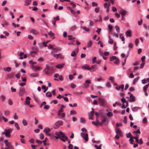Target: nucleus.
Returning <instances> with one entry per match:
<instances>
[{"label": "nucleus", "instance_id": "nucleus-16", "mask_svg": "<svg viewBox=\"0 0 149 149\" xmlns=\"http://www.w3.org/2000/svg\"><path fill=\"white\" fill-rule=\"evenodd\" d=\"M131 32L130 30L127 31L125 33L126 36L127 37H130L131 36Z\"/></svg>", "mask_w": 149, "mask_h": 149}, {"label": "nucleus", "instance_id": "nucleus-9", "mask_svg": "<svg viewBox=\"0 0 149 149\" xmlns=\"http://www.w3.org/2000/svg\"><path fill=\"white\" fill-rule=\"evenodd\" d=\"M97 69V66L96 65H94L91 66L90 67V71L91 72H93L95 71Z\"/></svg>", "mask_w": 149, "mask_h": 149}, {"label": "nucleus", "instance_id": "nucleus-19", "mask_svg": "<svg viewBox=\"0 0 149 149\" xmlns=\"http://www.w3.org/2000/svg\"><path fill=\"white\" fill-rule=\"evenodd\" d=\"M102 124H104L105 125H107V124L108 121H107L106 119H104L102 120Z\"/></svg>", "mask_w": 149, "mask_h": 149}, {"label": "nucleus", "instance_id": "nucleus-51", "mask_svg": "<svg viewBox=\"0 0 149 149\" xmlns=\"http://www.w3.org/2000/svg\"><path fill=\"white\" fill-rule=\"evenodd\" d=\"M91 109V111L90 112V113H89V114H90V115H91V116H93V112L94 111V109L93 108H92Z\"/></svg>", "mask_w": 149, "mask_h": 149}, {"label": "nucleus", "instance_id": "nucleus-45", "mask_svg": "<svg viewBox=\"0 0 149 149\" xmlns=\"http://www.w3.org/2000/svg\"><path fill=\"white\" fill-rule=\"evenodd\" d=\"M115 29L116 30V31L118 32H119L120 31V29L118 26L116 25L115 26Z\"/></svg>", "mask_w": 149, "mask_h": 149}, {"label": "nucleus", "instance_id": "nucleus-43", "mask_svg": "<svg viewBox=\"0 0 149 149\" xmlns=\"http://www.w3.org/2000/svg\"><path fill=\"white\" fill-rule=\"evenodd\" d=\"M134 77V75L132 73H130L129 74V77L130 78H133Z\"/></svg>", "mask_w": 149, "mask_h": 149}, {"label": "nucleus", "instance_id": "nucleus-41", "mask_svg": "<svg viewBox=\"0 0 149 149\" xmlns=\"http://www.w3.org/2000/svg\"><path fill=\"white\" fill-rule=\"evenodd\" d=\"M61 55L60 54H54L53 55V56L54 57L56 58V59H57L58 58L59 56H60Z\"/></svg>", "mask_w": 149, "mask_h": 149}, {"label": "nucleus", "instance_id": "nucleus-63", "mask_svg": "<svg viewBox=\"0 0 149 149\" xmlns=\"http://www.w3.org/2000/svg\"><path fill=\"white\" fill-rule=\"evenodd\" d=\"M111 86V85L110 83L109 82H107V84L106 85V86L107 88H110Z\"/></svg>", "mask_w": 149, "mask_h": 149}, {"label": "nucleus", "instance_id": "nucleus-55", "mask_svg": "<svg viewBox=\"0 0 149 149\" xmlns=\"http://www.w3.org/2000/svg\"><path fill=\"white\" fill-rule=\"evenodd\" d=\"M33 99L36 102H38L39 101L37 97L36 96H33Z\"/></svg>", "mask_w": 149, "mask_h": 149}, {"label": "nucleus", "instance_id": "nucleus-61", "mask_svg": "<svg viewBox=\"0 0 149 149\" xmlns=\"http://www.w3.org/2000/svg\"><path fill=\"white\" fill-rule=\"evenodd\" d=\"M69 4L72 5V6L73 8L75 7L76 6L75 3L73 2H71Z\"/></svg>", "mask_w": 149, "mask_h": 149}, {"label": "nucleus", "instance_id": "nucleus-21", "mask_svg": "<svg viewBox=\"0 0 149 149\" xmlns=\"http://www.w3.org/2000/svg\"><path fill=\"white\" fill-rule=\"evenodd\" d=\"M41 88L42 89L44 90L43 91V92L44 93H45L47 90L48 89V87H46L44 85L42 86Z\"/></svg>", "mask_w": 149, "mask_h": 149}, {"label": "nucleus", "instance_id": "nucleus-20", "mask_svg": "<svg viewBox=\"0 0 149 149\" xmlns=\"http://www.w3.org/2000/svg\"><path fill=\"white\" fill-rule=\"evenodd\" d=\"M123 34H121L119 35V38L121 39L122 41L123 42V43H124L125 38L123 36Z\"/></svg>", "mask_w": 149, "mask_h": 149}, {"label": "nucleus", "instance_id": "nucleus-39", "mask_svg": "<svg viewBox=\"0 0 149 149\" xmlns=\"http://www.w3.org/2000/svg\"><path fill=\"white\" fill-rule=\"evenodd\" d=\"M76 55L75 52L74 51H73L71 52V56L72 57H74Z\"/></svg>", "mask_w": 149, "mask_h": 149}, {"label": "nucleus", "instance_id": "nucleus-52", "mask_svg": "<svg viewBox=\"0 0 149 149\" xmlns=\"http://www.w3.org/2000/svg\"><path fill=\"white\" fill-rule=\"evenodd\" d=\"M83 29L86 31L87 32H88L89 31V29L88 28H87L85 26L84 27H83Z\"/></svg>", "mask_w": 149, "mask_h": 149}, {"label": "nucleus", "instance_id": "nucleus-38", "mask_svg": "<svg viewBox=\"0 0 149 149\" xmlns=\"http://www.w3.org/2000/svg\"><path fill=\"white\" fill-rule=\"evenodd\" d=\"M107 115L108 117H110L111 116H113V113L111 112H108L107 114Z\"/></svg>", "mask_w": 149, "mask_h": 149}, {"label": "nucleus", "instance_id": "nucleus-62", "mask_svg": "<svg viewBox=\"0 0 149 149\" xmlns=\"http://www.w3.org/2000/svg\"><path fill=\"white\" fill-rule=\"evenodd\" d=\"M147 122V118L145 117L143 118V122L144 123H146Z\"/></svg>", "mask_w": 149, "mask_h": 149}, {"label": "nucleus", "instance_id": "nucleus-47", "mask_svg": "<svg viewBox=\"0 0 149 149\" xmlns=\"http://www.w3.org/2000/svg\"><path fill=\"white\" fill-rule=\"evenodd\" d=\"M92 6L93 7H94L95 6H98V4L95 2H93L92 3Z\"/></svg>", "mask_w": 149, "mask_h": 149}, {"label": "nucleus", "instance_id": "nucleus-32", "mask_svg": "<svg viewBox=\"0 0 149 149\" xmlns=\"http://www.w3.org/2000/svg\"><path fill=\"white\" fill-rule=\"evenodd\" d=\"M92 45V43L91 41V40H90V41L88 42L87 43V47L88 48H89L91 47Z\"/></svg>", "mask_w": 149, "mask_h": 149}, {"label": "nucleus", "instance_id": "nucleus-23", "mask_svg": "<svg viewBox=\"0 0 149 149\" xmlns=\"http://www.w3.org/2000/svg\"><path fill=\"white\" fill-rule=\"evenodd\" d=\"M116 133L120 136H122L123 135V133L119 129H117L116 130Z\"/></svg>", "mask_w": 149, "mask_h": 149}, {"label": "nucleus", "instance_id": "nucleus-58", "mask_svg": "<svg viewBox=\"0 0 149 149\" xmlns=\"http://www.w3.org/2000/svg\"><path fill=\"white\" fill-rule=\"evenodd\" d=\"M49 106L48 105H45L44 106V109H48L49 108Z\"/></svg>", "mask_w": 149, "mask_h": 149}, {"label": "nucleus", "instance_id": "nucleus-14", "mask_svg": "<svg viewBox=\"0 0 149 149\" xmlns=\"http://www.w3.org/2000/svg\"><path fill=\"white\" fill-rule=\"evenodd\" d=\"M141 109V108L138 107H135L132 108V110L133 112L136 111L139 109Z\"/></svg>", "mask_w": 149, "mask_h": 149}, {"label": "nucleus", "instance_id": "nucleus-3", "mask_svg": "<svg viewBox=\"0 0 149 149\" xmlns=\"http://www.w3.org/2000/svg\"><path fill=\"white\" fill-rule=\"evenodd\" d=\"M63 122L62 120H58L57 121L55 124L54 126V128L55 129L58 128L59 126L62 125L63 124Z\"/></svg>", "mask_w": 149, "mask_h": 149}, {"label": "nucleus", "instance_id": "nucleus-56", "mask_svg": "<svg viewBox=\"0 0 149 149\" xmlns=\"http://www.w3.org/2000/svg\"><path fill=\"white\" fill-rule=\"evenodd\" d=\"M68 39L69 40H71L72 39H75L74 38H72L71 36L69 35L68 36Z\"/></svg>", "mask_w": 149, "mask_h": 149}, {"label": "nucleus", "instance_id": "nucleus-29", "mask_svg": "<svg viewBox=\"0 0 149 149\" xmlns=\"http://www.w3.org/2000/svg\"><path fill=\"white\" fill-rule=\"evenodd\" d=\"M14 74V72H11L8 75V77L9 78H11L13 77Z\"/></svg>", "mask_w": 149, "mask_h": 149}, {"label": "nucleus", "instance_id": "nucleus-44", "mask_svg": "<svg viewBox=\"0 0 149 149\" xmlns=\"http://www.w3.org/2000/svg\"><path fill=\"white\" fill-rule=\"evenodd\" d=\"M8 103L9 105H11L13 104V102L10 99H9L8 100Z\"/></svg>", "mask_w": 149, "mask_h": 149}, {"label": "nucleus", "instance_id": "nucleus-42", "mask_svg": "<svg viewBox=\"0 0 149 149\" xmlns=\"http://www.w3.org/2000/svg\"><path fill=\"white\" fill-rule=\"evenodd\" d=\"M108 42L109 44H112L113 42V40L112 39H109L108 40Z\"/></svg>", "mask_w": 149, "mask_h": 149}, {"label": "nucleus", "instance_id": "nucleus-49", "mask_svg": "<svg viewBox=\"0 0 149 149\" xmlns=\"http://www.w3.org/2000/svg\"><path fill=\"white\" fill-rule=\"evenodd\" d=\"M76 86V85L74 84L73 83H71L70 84V87L72 89L74 88Z\"/></svg>", "mask_w": 149, "mask_h": 149}, {"label": "nucleus", "instance_id": "nucleus-17", "mask_svg": "<svg viewBox=\"0 0 149 149\" xmlns=\"http://www.w3.org/2000/svg\"><path fill=\"white\" fill-rule=\"evenodd\" d=\"M120 13L121 15L125 16L127 13V12L125 10H123L121 11Z\"/></svg>", "mask_w": 149, "mask_h": 149}, {"label": "nucleus", "instance_id": "nucleus-11", "mask_svg": "<svg viewBox=\"0 0 149 149\" xmlns=\"http://www.w3.org/2000/svg\"><path fill=\"white\" fill-rule=\"evenodd\" d=\"M130 99L129 101L131 102H134L135 101V99L134 97L133 96V94H131L130 96Z\"/></svg>", "mask_w": 149, "mask_h": 149}, {"label": "nucleus", "instance_id": "nucleus-7", "mask_svg": "<svg viewBox=\"0 0 149 149\" xmlns=\"http://www.w3.org/2000/svg\"><path fill=\"white\" fill-rule=\"evenodd\" d=\"M81 68L84 70H90V67L89 65L86 64H84V65L82 66Z\"/></svg>", "mask_w": 149, "mask_h": 149}, {"label": "nucleus", "instance_id": "nucleus-1", "mask_svg": "<svg viewBox=\"0 0 149 149\" xmlns=\"http://www.w3.org/2000/svg\"><path fill=\"white\" fill-rule=\"evenodd\" d=\"M55 71L54 67L53 66H49L48 65H46V68L43 70L46 74H48L53 73Z\"/></svg>", "mask_w": 149, "mask_h": 149}, {"label": "nucleus", "instance_id": "nucleus-31", "mask_svg": "<svg viewBox=\"0 0 149 149\" xmlns=\"http://www.w3.org/2000/svg\"><path fill=\"white\" fill-rule=\"evenodd\" d=\"M94 147L96 149H101V145L100 144L98 146L96 144H95L94 145Z\"/></svg>", "mask_w": 149, "mask_h": 149}, {"label": "nucleus", "instance_id": "nucleus-53", "mask_svg": "<svg viewBox=\"0 0 149 149\" xmlns=\"http://www.w3.org/2000/svg\"><path fill=\"white\" fill-rule=\"evenodd\" d=\"M143 20L142 19H141L140 21H138V24L139 25H141L142 23Z\"/></svg>", "mask_w": 149, "mask_h": 149}, {"label": "nucleus", "instance_id": "nucleus-37", "mask_svg": "<svg viewBox=\"0 0 149 149\" xmlns=\"http://www.w3.org/2000/svg\"><path fill=\"white\" fill-rule=\"evenodd\" d=\"M50 129L48 127H46L43 130L44 132H47L48 131H50Z\"/></svg>", "mask_w": 149, "mask_h": 149}, {"label": "nucleus", "instance_id": "nucleus-33", "mask_svg": "<svg viewBox=\"0 0 149 149\" xmlns=\"http://www.w3.org/2000/svg\"><path fill=\"white\" fill-rule=\"evenodd\" d=\"M80 122L81 123L84 124L85 122V120L84 118H81L80 119Z\"/></svg>", "mask_w": 149, "mask_h": 149}, {"label": "nucleus", "instance_id": "nucleus-22", "mask_svg": "<svg viewBox=\"0 0 149 149\" xmlns=\"http://www.w3.org/2000/svg\"><path fill=\"white\" fill-rule=\"evenodd\" d=\"M31 2V0H26L25 1L24 5L25 6H28L30 4Z\"/></svg>", "mask_w": 149, "mask_h": 149}, {"label": "nucleus", "instance_id": "nucleus-10", "mask_svg": "<svg viewBox=\"0 0 149 149\" xmlns=\"http://www.w3.org/2000/svg\"><path fill=\"white\" fill-rule=\"evenodd\" d=\"M26 100L25 102V104L29 105V104L30 103V100L31 99V98L28 96L26 97Z\"/></svg>", "mask_w": 149, "mask_h": 149}, {"label": "nucleus", "instance_id": "nucleus-57", "mask_svg": "<svg viewBox=\"0 0 149 149\" xmlns=\"http://www.w3.org/2000/svg\"><path fill=\"white\" fill-rule=\"evenodd\" d=\"M40 139H42L44 138V136L43 134L41 133L40 135Z\"/></svg>", "mask_w": 149, "mask_h": 149}, {"label": "nucleus", "instance_id": "nucleus-15", "mask_svg": "<svg viewBox=\"0 0 149 149\" xmlns=\"http://www.w3.org/2000/svg\"><path fill=\"white\" fill-rule=\"evenodd\" d=\"M59 134L61 135V137L65 138L66 140H67L68 139L67 137L65 136L62 132H60Z\"/></svg>", "mask_w": 149, "mask_h": 149}, {"label": "nucleus", "instance_id": "nucleus-6", "mask_svg": "<svg viewBox=\"0 0 149 149\" xmlns=\"http://www.w3.org/2000/svg\"><path fill=\"white\" fill-rule=\"evenodd\" d=\"M80 135L83 138L85 141H88V134L86 133L85 134L83 132H81L80 133Z\"/></svg>", "mask_w": 149, "mask_h": 149}, {"label": "nucleus", "instance_id": "nucleus-60", "mask_svg": "<svg viewBox=\"0 0 149 149\" xmlns=\"http://www.w3.org/2000/svg\"><path fill=\"white\" fill-rule=\"evenodd\" d=\"M38 61L39 62H42L44 61V59L43 58H40L38 59Z\"/></svg>", "mask_w": 149, "mask_h": 149}, {"label": "nucleus", "instance_id": "nucleus-12", "mask_svg": "<svg viewBox=\"0 0 149 149\" xmlns=\"http://www.w3.org/2000/svg\"><path fill=\"white\" fill-rule=\"evenodd\" d=\"M59 50V49L58 48H53L52 49V50L51 51V53L52 54L54 53H57Z\"/></svg>", "mask_w": 149, "mask_h": 149}, {"label": "nucleus", "instance_id": "nucleus-26", "mask_svg": "<svg viewBox=\"0 0 149 149\" xmlns=\"http://www.w3.org/2000/svg\"><path fill=\"white\" fill-rule=\"evenodd\" d=\"M30 32L31 33L35 35H36L38 33L34 29H32L31 30Z\"/></svg>", "mask_w": 149, "mask_h": 149}, {"label": "nucleus", "instance_id": "nucleus-2", "mask_svg": "<svg viewBox=\"0 0 149 149\" xmlns=\"http://www.w3.org/2000/svg\"><path fill=\"white\" fill-rule=\"evenodd\" d=\"M5 132H2V134H5V136L8 138L10 137V133L12 132V130L11 128L8 129H4Z\"/></svg>", "mask_w": 149, "mask_h": 149}, {"label": "nucleus", "instance_id": "nucleus-59", "mask_svg": "<svg viewBox=\"0 0 149 149\" xmlns=\"http://www.w3.org/2000/svg\"><path fill=\"white\" fill-rule=\"evenodd\" d=\"M113 28V26L110 25L109 24L108 26V29L109 30H111Z\"/></svg>", "mask_w": 149, "mask_h": 149}, {"label": "nucleus", "instance_id": "nucleus-25", "mask_svg": "<svg viewBox=\"0 0 149 149\" xmlns=\"http://www.w3.org/2000/svg\"><path fill=\"white\" fill-rule=\"evenodd\" d=\"M139 77H137L136 78H135L133 81V84H135L136 82H137L138 80H139Z\"/></svg>", "mask_w": 149, "mask_h": 149}, {"label": "nucleus", "instance_id": "nucleus-46", "mask_svg": "<svg viewBox=\"0 0 149 149\" xmlns=\"http://www.w3.org/2000/svg\"><path fill=\"white\" fill-rule=\"evenodd\" d=\"M13 119L15 120H17L18 119V117L17 115V114L16 113H15L13 116Z\"/></svg>", "mask_w": 149, "mask_h": 149}, {"label": "nucleus", "instance_id": "nucleus-54", "mask_svg": "<svg viewBox=\"0 0 149 149\" xmlns=\"http://www.w3.org/2000/svg\"><path fill=\"white\" fill-rule=\"evenodd\" d=\"M107 1H105L106 2L104 4V6L105 8H107L108 5H107Z\"/></svg>", "mask_w": 149, "mask_h": 149}, {"label": "nucleus", "instance_id": "nucleus-4", "mask_svg": "<svg viewBox=\"0 0 149 149\" xmlns=\"http://www.w3.org/2000/svg\"><path fill=\"white\" fill-rule=\"evenodd\" d=\"M99 104L102 107H104L107 104V102L106 100L103 98H100L99 99Z\"/></svg>", "mask_w": 149, "mask_h": 149}, {"label": "nucleus", "instance_id": "nucleus-40", "mask_svg": "<svg viewBox=\"0 0 149 149\" xmlns=\"http://www.w3.org/2000/svg\"><path fill=\"white\" fill-rule=\"evenodd\" d=\"M134 133H137V134H140L141 133L140 132V127H138V130L136 131H134L133 132Z\"/></svg>", "mask_w": 149, "mask_h": 149}, {"label": "nucleus", "instance_id": "nucleus-36", "mask_svg": "<svg viewBox=\"0 0 149 149\" xmlns=\"http://www.w3.org/2000/svg\"><path fill=\"white\" fill-rule=\"evenodd\" d=\"M31 76L33 77H36L38 76V74L36 73H33L31 74Z\"/></svg>", "mask_w": 149, "mask_h": 149}, {"label": "nucleus", "instance_id": "nucleus-28", "mask_svg": "<svg viewBox=\"0 0 149 149\" xmlns=\"http://www.w3.org/2000/svg\"><path fill=\"white\" fill-rule=\"evenodd\" d=\"M46 96L47 97H50L52 96V94L50 92H47L46 93Z\"/></svg>", "mask_w": 149, "mask_h": 149}, {"label": "nucleus", "instance_id": "nucleus-34", "mask_svg": "<svg viewBox=\"0 0 149 149\" xmlns=\"http://www.w3.org/2000/svg\"><path fill=\"white\" fill-rule=\"evenodd\" d=\"M116 58V56H113L110 58V61H112L114 60H115Z\"/></svg>", "mask_w": 149, "mask_h": 149}, {"label": "nucleus", "instance_id": "nucleus-18", "mask_svg": "<svg viewBox=\"0 0 149 149\" xmlns=\"http://www.w3.org/2000/svg\"><path fill=\"white\" fill-rule=\"evenodd\" d=\"M11 68L10 67H4L3 68L4 70L9 72L11 70Z\"/></svg>", "mask_w": 149, "mask_h": 149}, {"label": "nucleus", "instance_id": "nucleus-35", "mask_svg": "<svg viewBox=\"0 0 149 149\" xmlns=\"http://www.w3.org/2000/svg\"><path fill=\"white\" fill-rule=\"evenodd\" d=\"M14 125L17 130H19L20 129L17 123H15Z\"/></svg>", "mask_w": 149, "mask_h": 149}, {"label": "nucleus", "instance_id": "nucleus-48", "mask_svg": "<svg viewBox=\"0 0 149 149\" xmlns=\"http://www.w3.org/2000/svg\"><path fill=\"white\" fill-rule=\"evenodd\" d=\"M116 61L114 62V63L115 64H118L119 63V60L118 59L116 58Z\"/></svg>", "mask_w": 149, "mask_h": 149}, {"label": "nucleus", "instance_id": "nucleus-27", "mask_svg": "<svg viewBox=\"0 0 149 149\" xmlns=\"http://www.w3.org/2000/svg\"><path fill=\"white\" fill-rule=\"evenodd\" d=\"M124 87V85L123 84H122L120 86H119V87H117L116 88V89L117 90H119V88H120L121 89H123Z\"/></svg>", "mask_w": 149, "mask_h": 149}, {"label": "nucleus", "instance_id": "nucleus-8", "mask_svg": "<svg viewBox=\"0 0 149 149\" xmlns=\"http://www.w3.org/2000/svg\"><path fill=\"white\" fill-rule=\"evenodd\" d=\"M31 68L34 72H36L38 70H40L41 69L40 67H35L33 65H32L31 66Z\"/></svg>", "mask_w": 149, "mask_h": 149}, {"label": "nucleus", "instance_id": "nucleus-13", "mask_svg": "<svg viewBox=\"0 0 149 149\" xmlns=\"http://www.w3.org/2000/svg\"><path fill=\"white\" fill-rule=\"evenodd\" d=\"M4 143L6 146H8L9 148L11 147V145H10V143L8 142L7 139H6L4 140Z\"/></svg>", "mask_w": 149, "mask_h": 149}, {"label": "nucleus", "instance_id": "nucleus-50", "mask_svg": "<svg viewBox=\"0 0 149 149\" xmlns=\"http://www.w3.org/2000/svg\"><path fill=\"white\" fill-rule=\"evenodd\" d=\"M48 34L51 37L54 35V33L52 32L51 31H49V32L48 33Z\"/></svg>", "mask_w": 149, "mask_h": 149}, {"label": "nucleus", "instance_id": "nucleus-30", "mask_svg": "<svg viewBox=\"0 0 149 149\" xmlns=\"http://www.w3.org/2000/svg\"><path fill=\"white\" fill-rule=\"evenodd\" d=\"M22 123L24 126H26L27 125V123L26 121L24 119H23L22 121Z\"/></svg>", "mask_w": 149, "mask_h": 149}, {"label": "nucleus", "instance_id": "nucleus-5", "mask_svg": "<svg viewBox=\"0 0 149 149\" xmlns=\"http://www.w3.org/2000/svg\"><path fill=\"white\" fill-rule=\"evenodd\" d=\"M91 82L90 80H86L85 81V83H83L81 86L83 88H87L89 87V85L91 84Z\"/></svg>", "mask_w": 149, "mask_h": 149}, {"label": "nucleus", "instance_id": "nucleus-24", "mask_svg": "<svg viewBox=\"0 0 149 149\" xmlns=\"http://www.w3.org/2000/svg\"><path fill=\"white\" fill-rule=\"evenodd\" d=\"M64 65V64H63L62 65L59 64L56 66V68L58 69H61L62 68Z\"/></svg>", "mask_w": 149, "mask_h": 149}, {"label": "nucleus", "instance_id": "nucleus-64", "mask_svg": "<svg viewBox=\"0 0 149 149\" xmlns=\"http://www.w3.org/2000/svg\"><path fill=\"white\" fill-rule=\"evenodd\" d=\"M133 65L135 66H137L139 65V62L136 61L133 64Z\"/></svg>", "mask_w": 149, "mask_h": 149}]
</instances>
